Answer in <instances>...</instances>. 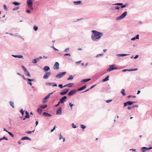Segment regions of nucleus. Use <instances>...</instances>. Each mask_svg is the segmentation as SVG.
Here are the masks:
<instances>
[{"label": "nucleus", "instance_id": "f257e3e1", "mask_svg": "<svg viewBox=\"0 0 152 152\" xmlns=\"http://www.w3.org/2000/svg\"><path fill=\"white\" fill-rule=\"evenodd\" d=\"M91 38L93 40L97 41L103 36V33L96 30H92Z\"/></svg>", "mask_w": 152, "mask_h": 152}, {"label": "nucleus", "instance_id": "f03ea898", "mask_svg": "<svg viewBox=\"0 0 152 152\" xmlns=\"http://www.w3.org/2000/svg\"><path fill=\"white\" fill-rule=\"evenodd\" d=\"M127 14V12L125 11L120 16L117 17L116 18V20H118L122 19L124 18Z\"/></svg>", "mask_w": 152, "mask_h": 152}, {"label": "nucleus", "instance_id": "7ed1b4c3", "mask_svg": "<svg viewBox=\"0 0 152 152\" xmlns=\"http://www.w3.org/2000/svg\"><path fill=\"white\" fill-rule=\"evenodd\" d=\"M34 0H27V1L28 7L32 10H33L32 7L33 1H34Z\"/></svg>", "mask_w": 152, "mask_h": 152}, {"label": "nucleus", "instance_id": "20e7f679", "mask_svg": "<svg viewBox=\"0 0 152 152\" xmlns=\"http://www.w3.org/2000/svg\"><path fill=\"white\" fill-rule=\"evenodd\" d=\"M136 102H132L128 101L124 103V108L127 105H131L134 103Z\"/></svg>", "mask_w": 152, "mask_h": 152}, {"label": "nucleus", "instance_id": "39448f33", "mask_svg": "<svg viewBox=\"0 0 152 152\" xmlns=\"http://www.w3.org/2000/svg\"><path fill=\"white\" fill-rule=\"evenodd\" d=\"M66 74V72H60L59 74H58L55 77L58 78H60L62 77L64 75Z\"/></svg>", "mask_w": 152, "mask_h": 152}, {"label": "nucleus", "instance_id": "423d86ee", "mask_svg": "<svg viewBox=\"0 0 152 152\" xmlns=\"http://www.w3.org/2000/svg\"><path fill=\"white\" fill-rule=\"evenodd\" d=\"M115 65H110V67L108 68L107 70L108 72H110L111 71L115 69H116L118 68L114 66Z\"/></svg>", "mask_w": 152, "mask_h": 152}, {"label": "nucleus", "instance_id": "0eeeda50", "mask_svg": "<svg viewBox=\"0 0 152 152\" xmlns=\"http://www.w3.org/2000/svg\"><path fill=\"white\" fill-rule=\"evenodd\" d=\"M69 90V88H65L60 93V94L61 95H64L68 92Z\"/></svg>", "mask_w": 152, "mask_h": 152}, {"label": "nucleus", "instance_id": "6e6552de", "mask_svg": "<svg viewBox=\"0 0 152 152\" xmlns=\"http://www.w3.org/2000/svg\"><path fill=\"white\" fill-rule=\"evenodd\" d=\"M77 90H73L71 91L68 94V95L69 96H72L74 95L77 91Z\"/></svg>", "mask_w": 152, "mask_h": 152}, {"label": "nucleus", "instance_id": "1a4fd4ad", "mask_svg": "<svg viewBox=\"0 0 152 152\" xmlns=\"http://www.w3.org/2000/svg\"><path fill=\"white\" fill-rule=\"evenodd\" d=\"M67 99V96H64L62 97L60 99V102L61 103H64L65 101H66V99Z\"/></svg>", "mask_w": 152, "mask_h": 152}, {"label": "nucleus", "instance_id": "9d476101", "mask_svg": "<svg viewBox=\"0 0 152 152\" xmlns=\"http://www.w3.org/2000/svg\"><path fill=\"white\" fill-rule=\"evenodd\" d=\"M152 149V147H150L149 148H147L146 147H142L141 148V150H143L144 151H148Z\"/></svg>", "mask_w": 152, "mask_h": 152}, {"label": "nucleus", "instance_id": "9b49d317", "mask_svg": "<svg viewBox=\"0 0 152 152\" xmlns=\"http://www.w3.org/2000/svg\"><path fill=\"white\" fill-rule=\"evenodd\" d=\"M59 64L57 62H55V64L54 65L53 68L54 69H59Z\"/></svg>", "mask_w": 152, "mask_h": 152}, {"label": "nucleus", "instance_id": "f8f14e48", "mask_svg": "<svg viewBox=\"0 0 152 152\" xmlns=\"http://www.w3.org/2000/svg\"><path fill=\"white\" fill-rule=\"evenodd\" d=\"M62 108L60 107L59 109L57 110L56 112V114L59 115H61L62 114Z\"/></svg>", "mask_w": 152, "mask_h": 152}, {"label": "nucleus", "instance_id": "ddd939ff", "mask_svg": "<svg viewBox=\"0 0 152 152\" xmlns=\"http://www.w3.org/2000/svg\"><path fill=\"white\" fill-rule=\"evenodd\" d=\"M86 88V85H85L83 86L78 88L77 89V90L78 91H81L83 90V89H85Z\"/></svg>", "mask_w": 152, "mask_h": 152}, {"label": "nucleus", "instance_id": "4468645a", "mask_svg": "<svg viewBox=\"0 0 152 152\" xmlns=\"http://www.w3.org/2000/svg\"><path fill=\"white\" fill-rule=\"evenodd\" d=\"M42 58V57L41 56H39L37 58L34 59L33 60V62L34 64H35Z\"/></svg>", "mask_w": 152, "mask_h": 152}, {"label": "nucleus", "instance_id": "2eb2a0df", "mask_svg": "<svg viewBox=\"0 0 152 152\" xmlns=\"http://www.w3.org/2000/svg\"><path fill=\"white\" fill-rule=\"evenodd\" d=\"M48 85L52 86H57V84L54 83H50L48 82Z\"/></svg>", "mask_w": 152, "mask_h": 152}, {"label": "nucleus", "instance_id": "dca6fc26", "mask_svg": "<svg viewBox=\"0 0 152 152\" xmlns=\"http://www.w3.org/2000/svg\"><path fill=\"white\" fill-rule=\"evenodd\" d=\"M139 34H137L136 36L132 38L131 40L132 41H134L136 39H139Z\"/></svg>", "mask_w": 152, "mask_h": 152}, {"label": "nucleus", "instance_id": "f3484780", "mask_svg": "<svg viewBox=\"0 0 152 152\" xmlns=\"http://www.w3.org/2000/svg\"><path fill=\"white\" fill-rule=\"evenodd\" d=\"M109 75L107 76L105 78L103 79L102 80V82H106L109 80Z\"/></svg>", "mask_w": 152, "mask_h": 152}, {"label": "nucleus", "instance_id": "a211bd4d", "mask_svg": "<svg viewBox=\"0 0 152 152\" xmlns=\"http://www.w3.org/2000/svg\"><path fill=\"white\" fill-rule=\"evenodd\" d=\"M74 3L75 5H78L79 4H82L81 1H74Z\"/></svg>", "mask_w": 152, "mask_h": 152}, {"label": "nucleus", "instance_id": "6ab92c4d", "mask_svg": "<svg viewBox=\"0 0 152 152\" xmlns=\"http://www.w3.org/2000/svg\"><path fill=\"white\" fill-rule=\"evenodd\" d=\"M91 80V79L90 78L85 79L82 80L81 81V82H88V81H90Z\"/></svg>", "mask_w": 152, "mask_h": 152}, {"label": "nucleus", "instance_id": "aec40b11", "mask_svg": "<svg viewBox=\"0 0 152 152\" xmlns=\"http://www.w3.org/2000/svg\"><path fill=\"white\" fill-rule=\"evenodd\" d=\"M21 140H30L31 139L30 138H29L28 137H23L22 138Z\"/></svg>", "mask_w": 152, "mask_h": 152}, {"label": "nucleus", "instance_id": "412c9836", "mask_svg": "<svg viewBox=\"0 0 152 152\" xmlns=\"http://www.w3.org/2000/svg\"><path fill=\"white\" fill-rule=\"evenodd\" d=\"M129 55V54H117V55L118 56H126L127 55Z\"/></svg>", "mask_w": 152, "mask_h": 152}, {"label": "nucleus", "instance_id": "4be33fe9", "mask_svg": "<svg viewBox=\"0 0 152 152\" xmlns=\"http://www.w3.org/2000/svg\"><path fill=\"white\" fill-rule=\"evenodd\" d=\"M48 99V95L46 96L43 99L42 101V102L43 103H45L47 102V100Z\"/></svg>", "mask_w": 152, "mask_h": 152}, {"label": "nucleus", "instance_id": "5701e85b", "mask_svg": "<svg viewBox=\"0 0 152 152\" xmlns=\"http://www.w3.org/2000/svg\"><path fill=\"white\" fill-rule=\"evenodd\" d=\"M13 57H14L15 58H23V56L21 55H12Z\"/></svg>", "mask_w": 152, "mask_h": 152}, {"label": "nucleus", "instance_id": "b1692460", "mask_svg": "<svg viewBox=\"0 0 152 152\" xmlns=\"http://www.w3.org/2000/svg\"><path fill=\"white\" fill-rule=\"evenodd\" d=\"M47 106L46 104H45V105H40L39 106V107L42 108L44 109L47 107Z\"/></svg>", "mask_w": 152, "mask_h": 152}, {"label": "nucleus", "instance_id": "393cba45", "mask_svg": "<svg viewBox=\"0 0 152 152\" xmlns=\"http://www.w3.org/2000/svg\"><path fill=\"white\" fill-rule=\"evenodd\" d=\"M73 77H74V76L72 75H70L69 76V77H68L67 78V80H72L73 79Z\"/></svg>", "mask_w": 152, "mask_h": 152}, {"label": "nucleus", "instance_id": "a878e982", "mask_svg": "<svg viewBox=\"0 0 152 152\" xmlns=\"http://www.w3.org/2000/svg\"><path fill=\"white\" fill-rule=\"evenodd\" d=\"M113 5H115L117 6H122L123 5V4L122 3H116L115 4H113Z\"/></svg>", "mask_w": 152, "mask_h": 152}, {"label": "nucleus", "instance_id": "bb28decb", "mask_svg": "<svg viewBox=\"0 0 152 152\" xmlns=\"http://www.w3.org/2000/svg\"><path fill=\"white\" fill-rule=\"evenodd\" d=\"M125 90L124 89H123L121 90V94L124 96L126 95V94L125 93Z\"/></svg>", "mask_w": 152, "mask_h": 152}, {"label": "nucleus", "instance_id": "cd10ccee", "mask_svg": "<svg viewBox=\"0 0 152 152\" xmlns=\"http://www.w3.org/2000/svg\"><path fill=\"white\" fill-rule=\"evenodd\" d=\"M25 72L26 75H28L29 77H31V75L29 73V72L27 70Z\"/></svg>", "mask_w": 152, "mask_h": 152}, {"label": "nucleus", "instance_id": "c85d7f7f", "mask_svg": "<svg viewBox=\"0 0 152 152\" xmlns=\"http://www.w3.org/2000/svg\"><path fill=\"white\" fill-rule=\"evenodd\" d=\"M74 83H70L67 84V86H68V87H72V86L74 85Z\"/></svg>", "mask_w": 152, "mask_h": 152}, {"label": "nucleus", "instance_id": "c756f323", "mask_svg": "<svg viewBox=\"0 0 152 152\" xmlns=\"http://www.w3.org/2000/svg\"><path fill=\"white\" fill-rule=\"evenodd\" d=\"M129 4L128 3H126L124 4L123 5V6H121V8H124L125 7H126V6L128 5Z\"/></svg>", "mask_w": 152, "mask_h": 152}, {"label": "nucleus", "instance_id": "7c9ffc66", "mask_svg": "<svg viewBox=\"0 0 152 152\" xmlns=\"http://www.w3.org/2000/svg\"><path fill=\"white\" fill-rule=\"evenodd\" d=\"M42 109H40L39 108H38L37 110V112L39 114H40L42 113Z\"/></svg>", "mask_w": 152, "mask_h": 152}, {"label": "nucleus", "instance_id": "2f4dec72", "mask_svg": "<svg viewBox=\"0 0 152 152\" xmlns=\"http://www.w3.org/2000/svg\"><path fill=\"white\" fill-rule=\"evenodd\" d=\"M10 105L13 108H14L15 107V106L14 104V102H13L10 101Z\"/></svg>", "mask_w": 152, "mask_h": 152}, {"label": "nucleus", "instance_id": "473e14b6", "mask_svg": "<svg viewBox=\"0 0 152 152\" xmlns=\"http://www.w3.org/2000/svg\"><path fill=\"white\" fill-rule=\"evenodd\" d=\"M13 4L16 6L18 5H20V4L19 3L17 2H13Z\"/></svg>", "mask_w": 152, "mask_h": 152}, {"label": "nucleus", "instance_id": "72a5a7b5", "mask_svg": "<svg viewBox=\"0 0 152 152\" xmlns=\"http://www.w3.org/2000/svg\"><path fill=\"white\" fill-rule=\"evenodd\" d=\"M48 78V72H46L45 74L43 76V78L45 79L47 78Z\"/></svg>", "mask_w": 152, "mask_h": 152}, {"label": "nucleus", "instance_id": "f704fd0d", "mask_svg": "<svg viewBox=\"0 0 152 152\" xmlns=\"http://www.w3.org/2000/svg\"><path fill=\"white\" fill-rule=\"evenodd\" d=\"M80 126L81 128L83 129H84L86 128V126L84 125L81 124Z\"/></svg>", "mask_w": 152, "mask_h": 152}, {"label": "nucleus", "instance_id": "c9c22d12", "mask_svg": "<svg viewBox=\"0 0 152 152\" xmlns=\"http://www.w3.org/2000/svg\"><path fill=\"white\" fill-rule=\"evenodd\" d=\"M7 132L9 133L10 135L12 137H14V136L12 133L9 132Z\"/></svg>", "mask_w": 152, "mask_h": 152}, {"label": "nucleus", "instance_id": "e433bc0d", "mask_svg": "<svg viewBox=\"0 0 152 152\" xmlns=\"http://www.w3.org/2000/svg\"><path fill=\"white\" fill-rule=\"evenodd\" d=\"M130 97H132L133 98H134L136 97V96H133V95H129V96H128L127 97V98H129Z\"/></svg>", "mask_w": 152, "mask_h": 152}, {"label": "nucleus", "instance_id": "4c0bfd02", "mask_svg": "<svg viewBox=\"0 0 152 152\" xmlns=\"http://www.w3.org/2000/svg\"><path fill=\"white\" fill-rule=\"evenodd\" d=\"M34 30L35 31H36L38 29L37 26H34Z\"/></svg>", "mask_w": 152, "mask_h": 152}, {"label": "nucleus", "instance_id": "58836bf2", "mask_svg": "<svg viewBox=\"0 0 152 152\" xmlns=\"http://www.w3.org/2000/svg\"><path fill=\"white\" fill-rule=\"evenodd\" d=\"M22 67L25 72L27 70L26 69L24 66H22Z\"/></svg>", "mask_w": 152, "mask_h": 152}, {"label": "nucleus", "instance_id": "ea45409f", "mask_svg": "<svg viewBox=\"0 0 152 152\" xmlns=\"http://www.w3.org/2000/svg\"><path fill=\"white\" fill-rule=\"evenodd\" d=\"M3 139H5L6 140H8V139L5 136L3 137L0 139V140H3Z\"/></svg>", "mask_w": 152, "mask_h": 152}, {"label": "nucleus", "instance_id": "a19ab883", "mask_svg": "<svg viewBox=\"0 0 152 152\" xmlns=\"http://www.w3.org/2000/svg\"><path fill=\"white\" fill-rule=\"evenodd\" d=\"M58 86L60 88H63V85L61 84H60L58 85Z\"/></svg>", "mask_w": 152, "mask_h": 152}, {"label": "nucleus", "instance_id": "79ce46f5", "mask_svg": "<svg viewBox=\"0 0 152 152\" xmlns=\"http://www.w3.org/2000/svg\"><path fill=\"white\" fill-rule=\"evenodd\" d=\"M69 105L70 106L71 109H72V106H73L74 104H72L71 102H70L69 103Z\"/></svg>", "mask_w": 152, "mask_h": 152}, {"label": "nucleus", "instance_id": "37998d69", "mask_svg": "<svg viewBox=\"0 0 152 152\" xmlns=\"http://www.w3.org/2000/svg\"><path fill=\"white\" fill-rule=\"evenodd\" d=\"M97 85L96 84L94 85H93L92 86H91V87L89 88V89H91L94 88V87H95L96 85Z\"/></svg>", "mask_w": 152, "mask_h": 152}, {"label": "nucleus", "instance_id": "c03bdc74", "mask_svg": "<svg viewBox=\"0 0 152 152\" xmlns=\"http://www.w3.org/2000/svg\"><path fill=\"white\" fill-rule=\"evenodd\" d=\"M126 71H130L129 69H123V70H122V72H125Z\"/></svg>", "mask_w": 152, "mask_h": 152}, {"label": "nucleus", "instance_id": "a18cd8bd", "mask_svg": "<svg viewBox=\"0 0 152 152\" xmlns=\"http://www.w3.org/2000/svg\"><path fill=\"white\" fill-rule=\"evenodd\" d=\"M44 70L45 71H48V66H45L44 69Z\"/></svg>", "mask_w": 152, "mask_h": 152}, {"label": "nucleus", "instance_id": "49530a36", "mask_svg": "<svg viewBox=\"0 0 152 152\" xmlns=\"http://www.w3.org/2000/svg\"><path fill=\"white\" fill-rule=\"evenodd\" d=\"M69 48H66L64 50V51L65 52H67L68 51H69Z\"/></svg>", "mask_w": 152, "mask_h": 152}, {"label": "nucleus", "instance_id": "de8ad7c7", "mask_svg": "<svg viewBox=\"0 0 152 152\" xmlns=\"http://www.w3.org/2000/svg\"><path fill=\"white\" fill-rule=\"evenodd\" d=\"M112 99H109L106 101L107 103H109L110 102H111L112 101Z\"/></svg>", "mask_w": 152, "mask_h": 152}, {"label": "nucleus", "instance_id": "09e8293b", "mask_svg": "<svg viewBox=\"0 0 152 152\" xmlns=\"http://www.w3.org/2000/svg\"><path fill=\"white\" fill-rule=\"evenodd\" d=\"M72 126L73 128H76V126L75 125H74V123L72 124Z\"/></svg>", "mask_w": 152, "mask_h": 152}, {"label": "nucleus", "instance_id": "8fccbe9b", "mask_svg": "<svg viewBox=\"0 0 152 152\" xmlns=\"http://www.w3.org/2000/svg\"><path fill=\"white\" fill-rule=\"evenodd\" d=\"M20 113H22V115H23V114H24V111H23V109H21L20 110Z\"/></svg>", "mask_w": 152, "mask_h": 152}, {"label": "nucleus", "instance_id": "3c124183", "mask_svg": "<svg viewBox=\"0 0 152 152\" xmlns=\"http://www.w3.org/2000/svg\"><path fill=\"white\" fill-rule=\"evenodd\" d=\"M103 56V55L102 54H98L96 55V58H97V57H99V56Z\"/></svg>", "mask_w": 152, "mask_h": 152}, {"label": "nucleus", "instance_id": "603ef678", "mask_svg": "<svg viewBox=\"0 0 152 152\" xmlns=\"http://www.w3.org/2000/svg\"><path fill=\"white\" fill-rule=\"evenodd\" d=\"M3 7L5 10H7V6L6 5H3Z\"/></svg>", "mask_w": 152, "mask_h": 152}, {"label": "nucleus", "instance_id": "864d4df0", "mask_svg": "<svg viewBox=\"0 0 152 152\" xmlns=\"http://www.w3.org/2000/svg\"><path fill=\"white\" fill-rule=\"evenodd\" d=\"M137 70H138V69H130L129 71H135Z\"/></svg>", "mask_w": 152, "mask_h": 152}, {"label": "nucleus", "instance_id": "5fc2aeb1", "mask_svg": "<svg viewBox=\"0 0 152 152\" xmlns=\"http://www.w3.org/2000/svg\"><path fill=\"white\" fill-rule=\"evenodd\" d=\"M71 56V55L70 53H66L64 55V56Z\"/></svg>", "mask_w": 152, "mask_h": 152}, {"label": "nucleus", "instance_id": "6e6d98bb", "mask_svg": "<svg viewBox=\"0 0 152 152\" xmlns=\"http://www.w3.org/2000/svg\"><path fill=\"white\" fill-rule=\"evenodd\" d=\"M34 130L33 131H28L26 132L28 134H31V133L32 132H34Z\"/></svg>", "mask_w": 152, "mask_h": 152}, {"label": "nucleus", "instance_id": "4d7b16f0", "mask_svg": "<svg viewBox=\"0 0 152 152\" xmlns=\"http://www.w3.org/2000/svg\"><path fill=\"white\" fill-rule=\"evenodd\" d=\"M43 115H45L46 116H48V113H46L45 112L43 114Z\"/></svg>", "mask_w": 152, "mask_h": 152}, {"label": "nucleus", "instance_id": "13d9d810", "mask_svg": "<svg viewBox=\"0 0 152 152\" xmlns=\"http://www.w3.org/2000/svg\"><path fill=\"white\" fill-rule=\"evenodd\" d=\"M59 140H61L62 138H63V137H62L61 135V134L60 133V134L59 135Z\"/></svg>", "mask_w": 152, "mask_h": 152}, {"label": "nucleus", "instance_id": "bf43d9fd", "mask_svg": "<svg viewBox=\"0 0 152 152\" xmlns=\"http://www.w3.org/2000/svg\"><path fill=\"white\" fill-rule=\"evenodd\" d=\"M29 115H26L25 116V118H29Z\"/></svg>", "mask_w": 152, "mask_h": 152}, {"label": "nucleus", "instance_id": "052dcab7", "mask_svg": "<svg viewBox=\"0 0 152 152\" xmlns=\"http://www.w3.org/2000/svg\"><path fill=\"white\" fill-rule=\"evenodd\" d=\"M18 9H19L18 7H15V8H14V9H13V10H18Z\"/></svg>", "mask_w": 152, "mask_h": 152}, {"label": "nucleus", "instance_id": "680f3d73", "mask_svg": "<svg viewBox=\"0 0 152 152\" xmlns=\"http://www.w3.org/2000/svg\"><path fill=\"white\" fill-rule=\"evenodd\" d=\"M81 61H77L75 62V64H80V63L81 62Z\"/></svg>", "mask_w": 152, "mask_h": 152}, {"label": "nucleus", "instance_id": "e2e57ef3", "mask_svg": "<svg viewBox=\"0 0 152 152\" xmlns=\"http://www.w3.org/2000/svg\"><path fill=\"white\" fill-rule=\"evenodd\" d=\"M55 51H58V50L55 48L53 46H52L51 47Z\"/></svg>", "mask_w": 152, "mask_h": 152}, {"label": "nucleus", "instance_id": "0e129e2a", "mask_svg": "<svg viewBox=\"0 0 152 152\" xmlns=\"http://www.w3.org/2000/svg\"><path fill=\"white\" fill-rule=\"evenodd\" d=\"M139 57V56L138 55H136L134 58V59H136L138 58Z\"/></svg>", "mask_w": 152, "mask_h": 152}, {"label": "nucleus", "instance_id": "69168bd1", "mask_svg": "<svg viewBox=\"0 0 152 152\" xmlns=\"http://www.w3.org/2000/svg\"><path fill=\"white\" fill-rule=\"evenodd\" d=\"M115 9L116 10H119V7L118 6H116L115 7Z\"/></svg>", "mask_w": 152, "mask_h": 152}, {"label": "nucleus", "instance_id": "338daca9", "mask_svg": "<svg viewBox=\"0 0 152 152\" xmlns=\"http://www.w3.org/2000/svg\"><path fill=\"white\" fill-rule=\"evenodd\" d=\"M138 107V105H133V106H132V108H134V107Z\"/></svg>", "mask_w": 152, "mask_h": 152}, {"label": "nucleus", "instance_id": "774afa93", "mask_svg": "<svg viewBox=\"0 0 152 152\" xmlns=\"http://www.w3.org/2000/svg\"><path fill=\"white\" fill-rule=\"evenodd\" d=\"M53 93V92H52L51 93H49L48 94V98Z\"/></svg>", "mask_w": 152, "mask_h": 152}]
</instances>
